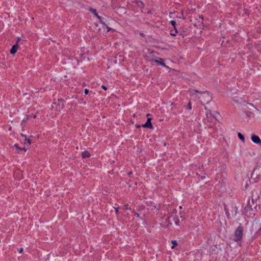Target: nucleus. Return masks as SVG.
<instances>
[{
  "label": "nucleus",
  "mask_w": 261,
  "mask_h": 261,
  "mask_svg": "<svg viewBox=\"0 0 261 261\" xmlns=\"http://www.w3.org/2000/svg\"><path fill=\"white\" fill-rule=\"evenodd\" d=\"M137 5L140 7H143V6H144V4H143V2H142L141 1L137 2Z\"/></svg>",
  "instance_id": "nucleus-12"
},
{
  "label": "nucleus",
  "mask_w": 261,
  "mask_h": 261,
  "mask_svg": "<svg viewBox=\"0 0 261 261\" xmlns=\"http://www.w3.org/2000/svg\"><path fill=\"white\" fill-rule=\"evenodd\" d=\"M151 119L150 118H148L145 123L143 125V126L146 128H152L153 126L151 124Z\"/></svg>",
  "instance_id": "nucleus-5"
},
{
  "label": "nucleus",
  "mask_w": 261,
  "mask_h": 261,
  "mask_svg": "<svg viewBox=\"0 0 261 261\" xmlns=\"http://www.w3.org/2000/svg\"><path fill=\"white\" fill-rule=\"evenodd\" d=\"M170 23L172 24V26H173L175 28L176 22L174 20H171L170 21Z\"/></svg>",
  "instance_id": "nucleus-13"
},
{
  "label": "nucleus",
  "mask_w": 261,
  "mask_h": 261,
  "mask_svg": "<svg viewBox=\"0 0 261 261\" xmlns=\"http://www.w3.org/2000/svg\"><path fill=\"white\" fill-rule=\"evenodd\" d=\"M88 92H89V90L88 89H85L84 90V93H85V94H86V95L88 94Z\"/></svg>",
  "instance_id": "nucleus-15"
},
{
  "label": "nucleus",
  "mask_w": 261,
  "mask_h": 261,
  "mask_svg": "<svg viewBox=\"0 0 261 261\" xmlns=\"http://www.w3.org/2000/svg\"><path fill=\"white\" fill-rule=\"evenodd\" d=\"M243 230V229L242 226H239V227H238L235 232V237L234 239V241H238L242 239Z\"/></svg>",
  "instance_id": "nucleus-2"
},
{
  "label": "nucleus",
  "mask_w": 261,
  "mask_h": 261,
  "mask_svg": "<svg viewBox=\"0 0 261 261\" xmlns=\"http://www.w3.org/2000/svg\"><path fill=\"white\" fill-rule=\"evenodd\" d=\"M21 136L24 138V141L23 142V143L24 144H28V146H30L31 144V141L30 140L27 138V137L25 135L21 134Z\"/></svg>",
  "instance_id": "nucleus-7"
},
{
  "label": "nucleus",
  "mask_w": 261,
  "mask_h": 261,
  "mask_svg": "<svg viewBox=\"0 0 261 261\" xmlns=\"http://www.w3.org/2000/svg\"><path fill=\"white\" fill-rule=\"evenodd\" d=\"M14 146H15V147H16V149H19H19H20V148H19V147L18 146L17 144H15V145H14Z\"/></svg>",
  "instance_id": "nucleus-18"
},
{
  "label": "nucleus",
  "mask_w": 261,
  "mask_h": 261,
  "mask_svg": "<svg viewBox=\"0 0 261 261\" xmlns=\"http://www.w3.org/2000/svg\"><path fill=\"white\" fill-rule=\"evenodd\" d=\"M107 31L109 32L111 30V28L109 27H107Z\"/></svg>",
  "instance_id": "nucleus-19"
},
{
  "label": "nucleus",
  "mask_w": 261,
  "mask_h": 261,
  "mask_svg": "<svg viewBox=\"0 0 261 261\" xmlns=\"http://www.w3.org/2000/svg\"><path fill=\"white\" fill-rule=\"evenodd\" d=\"M19 150H24L25 151H27V149H25L24 148H20V149H19Z\"/></svg>",
  "instance_id": "nucleus-20"
},
{
  "label": "nucleus",
  "mask_w": 261,
  "mask_h": 261,
  "mask_svg": "<svg viewBox=\"0 0 261 261\" xmlns=\"http://www.w3.org/2000/svg\"><path fill=\"white\" fill-rule=\"evenodd\" d=\"M135 216H136V217H139V215L138 213L135 214Z\"/></svg>",
  "instance_id": "nucleus-21"
},
{
  "label": "nucleus",
  "mask_w": 261,
  "mask_h": 261,
  "mask_svg": "<svg viewBox=\"0 0 261 261\" xmlns=\"http://www.w3.org/2000/svg\"><path fill=\"white\" fill-rule=\"evenodd\" d=\"M190 93V95L193 96L195 100L199 99L202 103H208L211 100V96L206 91L201 93L197 90H191Z\"/></svg>",
  "instance_id": "nucleus-1"
},
{
  "label": "nucleus",
  "mask_w": 261,
  "mask_h": 261,
  "mask_svg": "<svg viewBox=\"0 0 261 261\" xmlns=\"http://www.w3.org/2000/svg\"><path fill=\"white\" fill-rule=\"evenodd\" d=\"M188 108L189 110H191L192 109V105H191V102L190 101H189L188 104Z\"/></svg>",
  "instance_id": "nucleus-14"
},
{
  "label": "nucleus",
  "mask_w": 261,
  "mask_h": 261,
  "mask_svg": "<svg viewBox=\"0 0 261 261\" xmlns=\"http://www.w3.org/2000/svg\"><path fill=\"white\" fill-rule=\"evenodd\" d=\"M101 88H102L103 89H104L105 90H106L107 89V88L105 86H104V85H102V86H101Z\"/></svg>",
  "instance_id": "nucleus-17"
},
{
  "label": "nucleus",
  "mask_w": 261,
  "mask_h": 261,
  "mask_svg": "<svg viewBox=\"0 0 261 261\" xmlns=\"http://www.w3.org/2000/svg\"><path fill=\"white\" fill-rule=\"evenodd\" d=\"M171 35H173V36H175V34H174V33H173V34H172V33H171Z\"/></svg>",
  "instance_id": "nucleus-22"
},
{
  "label": "nucleus",
  "mask_w": 261,
  "mask_h": 261,
  "mask_svg": "<svg viewBox=\"0 0 261 261\" xmlns=\"http://www.w3.org/2000/svg\"><path fill=\"white\" fill-rule=\"evenodd\" d=\"M89 10L91 12H92V13H93L94 14V15L98 19V20H99L100 23H103V22H102L101 17L100 16H99V15L98 14V13L96 12V9H93L92 8H89Z\"/></svg>",
  "instance_id": "nucleus-4"
},
{
  "label": "nucleus",
  "mask_w": 261,
  "mask_h": 261,
  "mask_svg": "<svg viewBox=\"0 0 261 261\" xmlns=\"http://www.w3.org/2000/svg\"><path fill=\"white\" fill-rule=\"evenodd\" d=\"M90 156V153L87 151H85L82 152V156L84 158H88Z\"/></svg>",
  "instance_id": "nucleus-9"
},
{
  "label": "nucleus",
  "mask_w": 261,
  "mask_h": 261,
  "mask_svg": "<svg viewBox=\"0 0 261 261\" xmlns=\"http://www.w3.org/2000/svg\"><path fill=\"white\" fill-rule=\"evenodd\" d=\"M19 253H21L23 251V248H20L18 249Z\"/></svg>",
  "instance_id": "nucleus-16"
},
{
  "label": "nucleus",
  "mask_w": 261,
  "mask_h": 261,
  "mask_svg": "<svg viewBox=\"0 0 261 261\" xmlns=\"http://www.w3.org/2000/svg\"><path fill=\"white\" fill-rule=\"evenodd\" d=\"M251 139L253 143L261 145V140L258 136L252 135Z\"/></svg>",
  "instance_id": "nucleus-3"
},
{
  "label": "nucleus",
  "mask_w": 261,
  "mask_h": 261,
  "mask_svg": "<svg viewBox=\"0 0 261 261\" xmlns=\"http://www.w3.org/2000/svg\"><path fill=\"white\" fill-rule=\"evenodd\" d=\"M136 126L137 127H138V128H139V127H140V126H139V125H136Z\"/></svg>",
  "instance_id": "nucleus-23"
},
{
  "label": "nucleus",
  "mask_w": 261,
  "mask_h": 261,
  "mask_svg": "<svg viewBox=\"0 0 261 261\" xmlns=\"http://www.w3.org/2000/svg\"><path fill=\"white\" fill-rule=\"evenodd\" d=\"M18 48V46L17 45H14L12 46L10 50V53L11 54H14L16 53Z\"/></svg>",
  "instance_id": "nucleus-8"
},
{
  "label": "nucleus",
  "mask_w": 261,
  "mask_h": 261,
  "mask_svg": "<svg viewBox=\"0 0 261 261\" xmlns=\"http://www.w3.org/2000/svg\"><path fill=\"white\" fill-rule=\"evenodd\" d=\"M172 243L173 244V246H171V248L173 249L176 245H177V242L175 240L172 241Z\"/></svg>",
  "instance_id": "nucleus-11"
},
{
  "label": "nucleus",
  "mask_w": 261,
  "mask_h": 261,
  "mask_svg": "<svg viewBox=\"0 0 261 261\" xmlns=\"http://www.w3.org/2000/svg\"><path fill=\"white\" fill-rule=\"evenodd\" d=\"M154 62L166 68H169V67L164 64L163 60L161 58H159V60H154Z\"/></svg>",
  "instance_id": "nucleus-6"
},
{
  "label": "nucleus",
  "mask_w": 261,
  "mask_h": 261,
  "mask_svg": "<svg viewBox=\"0 0 261 261\" xmlns=\"http://www.w3.org/2000/svg\"><path fill=\"white\" fill-rule=\"evenodd\" d=\"M238 137L239 138V139L243 142H245V138L243 136V135L241 133H239L238 134Z\"/></svg>",
  "instance_id": "nucleus-10"
}]
</instances>
